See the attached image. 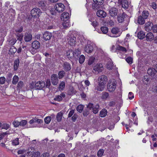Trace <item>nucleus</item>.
<instances>
[{
  "label": "nucleus",
  "mask_w": 157,
  "mask_h": 157,
  "mask_svg": "<svg viewBox=\"0 0 157 157\" xmlns=\"http://www.w3.org/2000/svg\"><path fill=\"white\" fill-rule=\"evenodd\" d=\"M94 3L92 4V7L94 10H97L100 6L102 5L104 2V0H93Z\"/></svg>",
  "instance_id": "nucleus-1"
},
{
  "label": "nucleus",
  "mask_w": 157,
  "mask_h": 157,
  "mask_svg": "<svg viewBox=\"0 0 157 157\" xmlns=\"http://www.w3.org/2000/svg\"><path fill=\"white\" fill-rule=\"evenodd\" d=\"M102 64L101 63L97 64L93 68V72L94 73H98L102 71L103 69Z\"/></svg>",
  "instance_id": "nucleus-2"
},
{
  "label": "nucleus",
  "mask_w": 157,
  "mask_h": 157,
  "mask_svg": "<svg viewBox=\"0 0 157 157\" xmlns=\"http://www.w3.org/2000/svg\"><path fill=\"white\" fill-rule=\"evenodd\" d=\"M88 107L91 110L92 109L93 113L94 114H96L98 112L99 106L97 104L95 105H94L93 104L89 103L88 105Z\"/></svg>",
  "instance_id": "nucleus-3"
},
{
  "label": "nucleus",
  "mask_w": 157,
  "mask_h": 157,
  "mask_svg": "<svg viewBox=\"0 0 157 157\" xmlns=\"http://www.w3.org/2000/svg\"><path fill=\"white\" fill-rule=\"evenodd\" d=\"M67 39L69 44L73 46L75 44L76 38L74 37L73 34L68 35L67 37Z\"/></svg>",
  "instance_id": "nucleus-4"
},
{
  "label": "nucleus",
  "mask_w": 157,
  "mask_h": 157,
  "mask_svg": "<svg viewBox=\"0 0 157 157\" xmlns=\"http://www.w3.org/2000/svg\"><path fill=\"white\" fill-rule=\"evenodd\" d=\"M41 13L40 10L39 8H36L32 9L31 12V13L32 17H36Z\"/></svg>",
  "instance_id": "nucleus-5"
},
{
  "label": "nucleus",
  "mask_w": 157,
  "mask_h": 157,
  "mask_svg": "<svg viewBox=\"0 0 157 157\" xmlns=\"http://www.w3.org/2000/svg\"><path fill=\"white\" fill-rule=\"evenodd\" d=\"M107 77L105 75H102L100 76L98 78V83L100 84L105 85L107 82Z\"/></svg>",
  "instance_id": "nucleus-6"
},
{
  "label": "nucleus",
  "mask_w": 157,
  "mask_h": 157,
  "mask_svg": "<svg viewBox=\"0 0 157 157\" xmlns=\"http://www.w3.org/2000/svg\"><path fill=\"white\" fill-rule=\"evenodd\" d=\"M116 87V84L115 82L109 83L107 85V88L108 91L110 92H113Z\"/></svg>",
  "instance_id": "nucleus-7"
},
{
  "label": "nucleus",
  "mask_w": 157,
  "mask_h": 157,
  "mask_svg": "<svg viewBox=\"0 0 157 157\" xmlns=\"http://www.w3.org/2000/svg\"><path fill=\"white\" fill-rule=\"evenodd\" d=\"M45 83L43 81H39L35 84L34 88L36 89L40 90L44 87Z\"/></svg>",
  "instance_id": "nucleus-8"
},
{
  "label": "nucleus",
  "mask_w": 157,
  "mask_h": 157,
  "mask_svg": "<svg viewBox=\"0 0 157 157\" xmlns=\"http://www.w3.org/2000/svg\"><path fill=\"white\" fill-rule=\"evenodd\" d=\"M51 81L52 84L53 85H56L59 82L58 76L56 74H52L51 77Z\"/></svg>",
  "instance_id": "nucleus-9"
},
{
  "label": "nucleus",
  "mask_w": 157,
  "mask_h": 157,
  "mask_svg": "<svg viewBox=\"0 0 157 157\" xmlns=\"http://www.w3.org/2000/svg\"><path fill=\"white\" fill-rule=\"evenodd\" d=\"M55 9L59 12L63 11L65 9V6L63 4L59 3L56 5L55 7Z\"/></svg>",
  "instance_id": "nucleus-10"
},
{
  "label": "nucleus",
  "mask_w": 157,
  "mask_h": 157,
  "mask_svg": "<svg viewBox=\"0 0 157 157\" xmlns=\"http://www.w3.org/2000/svg\"><path fill=\"white\" fill-rule=\"evenodd\" d=\"M62 66L64 71L66 72L70 71L71 68V64L67 62H63Z\"/></svg>",
  "instance_id": "nucleus-11"
},
{
  "label": "nucleus",
  "mask_w": 157,
  "mask_h": 157,
  "mask_svg": "<svg viewBox=\"0 0 157 157\" xmlns=\"http://www.w3.org/2000/svg\"><path fill=\"white\" fill-rule=\"evenodd\" d=\"M118 11V10L115 7H113L109 9V13L111 17H114L117 15Z\"/></svg>",
  "instance_id": "nucleus-12"
},
{
  "label": "nucleus",
  "mask_w": 157,
  "mask_h": 157,
  "mask_svg": "<svg viewBox=\"0 0 157 157\" xmlns=\"http://www.w3.org/2000/svg\"><path fill=\"white\" fill-rule=\"evenodd\" d=\"M66 97V94L65 93L62 92L59 95H56L55 97L54 98L55 101H60L62 100L63 98Z\"/></svg>",
  "instance_id": "nucleus-13"
},
{
  "label": "nucleus",
  "mask_w": 157,
  "mask_h": 157,
  "mask_svg": "<svg viewBox=\"0 0 157 157\" xmlns=\"http://www.w3.org/2000/svg\"><path fill=\"white\" fill-rule=\"evenodd\" d=\"M24 36V40L26 42H29L32 39V35L31 33L29 32L25 33Z\"/></svg>",
  "instance_id": "nucleus-14"
},
{
  "label": "nucleus",
  "mask_w": 157,
  "mask_h": 157,
  "mask_svg": "<svg viewBox=\"0 0 157 157\" xmlns=\"http://www.w3.org/2000/svg\"><path fill=\"white\" fill-rule=\"evenodd\" d=\"M153 26L152 23L150 21L147 22L145 24V30L147 32H149L152 29Z\"/></svg>",
  "instance_id": "nucleus-15"
},
{
  "label": "nucleus",
  "mask_w": 157,
  "mask_h": 157,
  "mask_svg": "<svg viewBox=\"0 0 157 157\" xmlns=\"http://www.w3.org/2000/svg\"><path fill=\"white\" fill-rule=\"evenodd\" d=\"M52 36L51 33L46 32L43 34V37L44 39L46 41L49 40Z\"/></svg>",
  "instance_id": "nucleus-16"
},
{
  "label": "nucleus",
  "mask_w": 157,
  "mask_h": 157,
  "mask_svg": "<svg viewBox=\"0 0 157 157\" xmlns=\"http://www.w3.org/2000/svg\"><path fill=\"white\" fill-rule=\"evenodd\" d=\"M93 48L92 45L90 44H87L86 46L85 51L86 52L88 53L92 52L93 51Z\"/></svg>",
  "instance_id": "nucleus-17"
},
{
  "label": "nucleus",
  "mask_w": 157,
  "mask_h": 157,
  "mask_svg": "<svg viewBox=\"0 0 157 157\" xmlns=\"http://www.w3.org/2000/svg\"><path fill=\"white\" fill-rule=\"evenodd\" d=\"M80 54V52L78 49L75 50V51H73V52H72V58H74L76 59H77L79 57Z\"/></svg>",
  "instance_id": "nucleus-18"
},
{
  "label": "nucleus",
  "mask_w": 157,
  "mask_h": 157,
  "mask_svg": "<svg viewBox=\"0 0 157 157\" xmlns=\"http://www.w3.org/2000/svg\"><path fill=\"white\" fill-rule=\"evenodd\" d=\"M69 14L67 12H64L61 16V19L63 21H67L69 19Z\"/></svg>",
  "instance_id": "nucleus-19"
},
{
  "label": "nucleus",
  "mask_w": 157,
  "mask_h": 157,
  "mask_svg": "<svg viewBox=\"0 0 157 157\" xmlns=\"http://www.w3.org/2000/svg\"><path fill=\"white\" fill-rule=\"evenodd\" d=\"M32 47L34 49H38L40 47V43L38 41H34L32 44Z\"/></svg>",
  "instance_id": "nucleus-20"
},
{
  "label": "nucleus",
  "mask_w": 157,
  "mask_h": 157,
  "mask_svg": "<svg viewBox=\"0 0 157 157\" xmlns=\"http://www.w3.org/2000/svg\"><path fill=\"white\" fill-rule=\"evenodd\" d=\"M97 16L99 17H104L106 16V13L103 10H98L96 13Z\"/></svg>",
  "instance_id": "nucleus-21"
},
{
  "label": "nucleus",
  "mask_w": 157,
  "mask_h": 157,
  "mask_svg": "<svg viewBox=\"0 0 157 157\" xmlns=\"http://www.w3.org/2000/svg\"><path fill=\"white\" fill-rule=\"evenodd\" d=\"M147 72L148 75L151 76H154L157 72L155 68H152L148 69Z\"/></svg>",
  "instance_id": "nucleus-22"
},
{
  "label": "nucleus",
  "mask_w": 157,
  "mask_h": 157,
  "mask_svg": "<svg viewBox=\"0 0 157 157\" xmlns=\"http://www.w3.org/2000/svg\"><path fill=\"white\" fill-rule=\"evenodd\" d=\"M147 41H151L154 39V36L151 32L148 33L145 36Z\"/></svg>",
  "instance_id": "nucleus-23"
},
{
  "label": "nucleus",
  "mask_w": 157,
  "mask_h": 157,
  "mask_svg": "<svg viewBox=\"0 0 157 157\" xmlns=\"http://www.w3.org/2000/svg\"><path fill=\"white\" fill-rule=\"evenodd\" d=\"M126 14L123 13L121 15L118 16V20L119 23H122L124 21V18L126 17Z\"/></svg>",
  "instance_id": "nucleus-24"
},
{
  "label": "nucleus",
  "mask_w": 157,
  "mask_h": 157,
  "mask_svg": "<svg viewBox=\"0 0 157 157\" xmlns=\"http://www.w3.org/2000/svg\"><path fill=\"white\" fill-rule=\"evenodd\" d=\"M97 60L95 56H91L88 60V64L89 65H90L96 62Z\"/></svg>",
  "instance_id": "nucleus-25"
},
{
  "label": "nucleus",
  "mask_w": 157,
  "mask_h": 157,
  "mask_svg": "<svg viewBox=\"0 0 157 157\" xmlns=\"http://www.w3.org/2000/svg\"><path fill=\"white\" fill-rule=\"evenodd\" d=\"M29 149L28 150V151L27 153L29 155V154H30V155H32L31 157H39L40 155V153L39 152H37L36 153L34 152L33 151L31 152L30 151H29Z\"/></svg>",
  "instance_id": "nucleus-26"
},
{
  "label": "nucleus",
  "mask_w": 157,
  "mask_h": 157,
  "mask_svg": "<svg viewBox=\"0 0 157 157\" xmlns=\"http://www.w3.org/2000/svg\"><path fill=\"white\" fill-rule=\"evenodd\" d=\"M145 19L142 16H140L138 18V23L140 25H143L145 23Z\"/></svg>",
  "instance_id": "nucleus-27"
},
{
  "label": "nucleus",
  "mask_w": 157,
  "mask_h": 157,
  "mask_svg": "<svg viewBox=\"0 0 157 157\" xmlns=\"http://www.w3.org/2000/svg\"><path fill=\"white\" fill-rule=\"evenodd\" d=\"M38 6L44 10H46V6L45 3L42 1H40L39 2L38 4Z\"/></svg>",
  "instance_id": "nucleus-28"
},
{
  "label": "nucleus",
  "mask_w": 157,
  "mask_h": 157,
  "mask_svg": "<svg viewBox=\"0 0 157 157\" xmlns=\"http://www.w3.org/2000/svg\"><path fill=\"white\" fill-rule=\"evenodd\" d=\"M19 63V60L18 59H17L14 60V63L13 68L15 71L17 70Z\"/></svg>",
  "instance_id": "nucleus-29"
},
{
  "label": "nucleus",
  "mask_w": 157,
  "mask_h": 157,
  "mask_svg": "<svg viewBox=\"0 0 157 157\" xmlns=\"http://www.w3.org/2000/svg\"><path fill=\"white\" fill-rule=\"evenodd\" d=\"M107 111L105 109H102L100 112V116L102 117H105L107 114Z\"/></svg>",
  "instance_id": "nucleus-30"
},
{
  "label": "nucleus",
  "mask_w": 157,
  "mask_h": 157,
  "mask_svg": "<svg viewBox=\"0 0 157 157\" xmlns=\"http://www.w3.org/2000/svg\"><path fill=\"white\" fill-rule=\"evenodd\" d=\"M138 38L140 39H143L145 36V33L143 31H140L137 34Z\"/></svg>",
  "instance_id": "nucleus-31"
},
{
  "label": "nucleus",
  "mask_w": 157,
  "mask_h": 157,
  "mask_svg": "<svg viewBox=\"0 0 157 157\" xmlns=\"http://www.w3.org/2000/svg\"><path fill=\"white\" fill-rule=\"evenodd\" d=\"M122 7L124 9H127L128 8L129 4L127 0H123L121 3Z\"/></svg>",
  "instance_id": "nucleus-32"
},
{
  "label": "nucleus",
  "mask_w": 157,
  "mask_h": 157,
  "mask_svg": "<svg viewBox=\"0 0 157 157\" xmlns=\"http://www.w3.org/2000/svg\"><path fill=\"white\" fill-rule=\"evenodd\" d=\"M72 50H70L67 51L66 53V56L69 59H72Z\"/></svg>",
  "instance_id": "nucleus-33"
},
{
  "label": "nucleus",
  "mask_w": 157,
  "mask_h": 157,
  "mask_svg": "<svg viewBox=\"0 0 157 157\" xmlns=\"http://www.w3.org/2000/svg\"><path fill=\"white\" fill-rule=\"evenodd\" d=\"M17 51L16 48L14 46H12L9 50V53L11 55H13Z\"/></svg>",
  "instance_id": "nucleus-34"
},
{
  "label": "nucleus",
  "mask_w": 157,
  "mask_h": 157,
  "mask_svg": "<svg viewBox=\"0 0 157 157\" xmlns=\"http://www.w3.org/2000/svg\"><path fill=\"white\" fill-rule=\"evenodd\" d=\"M109 98V94L107 92H103L101 98L102 99L105 100Z\"/></svg>",
  "instance_id": "nucleus-35"
},
{
  "label": "nucleus",
  "mask_w": 157,
  "mask_h": 157,
  "mask_svg": "<svg viewBox=\"0 0 157 157\" xmlns=\"http://www.w3.org/2000/svg\"><path fill=\"white\" fill-rule=\"evenodd\" d=\"M75 91L74 90L73 87H70L67 91V94L71 95L75 94Z\"/></svg>",
  "instance_id": "nucleus-36"
},
{
  "label": "nucleus",
  "mask_w": 157,
  "mask_h": 157,
  "mask_svg": "<svg viewBox=\"0 0 157 157\" xmlns=\"http://www.w3.org/2000/svg\"><path fill=\"white\" fill-rule=\"evenodd\" d=\"M90 110H91V109H90L89 108H88V105L87 106V108L86 109H85L84 110L83 113V115L84 116L86 117L87 115H88L90 113Z\"/></svg>",
  "instance_id": "nucleus-37"
},
{
  "label": "nucleus",
  "mask_w": 157,
  "mask_h": 157,
  "mask_svg": "<svg viewBox=\"0 0 157 157\" xmlns=\"http://www.w3.org/2000/svg\"><path fill=\"white\" fill-rule=\"evenodd\" d=\"M104 85L101 84H100L98 83V86L96 87L95 89L98 91H102L104 90Z\"/></svg>",
  "instance_id": "nucleus-38"
},
{
  "label": "nucleus",
  "mask_w": 157,
  "mask_h": 157,
  "mask_svg": "<svg viewBox=\"0 0 157 157\" xmlns=\"http://www.w3.org/2000/svg\"><path fill=\"white\" fill-rule=\"evenodd\" d=\"M58 75L59 79H61L65 75V71L63 70L59 71L58 72Z\"/></svg>",
  "instance_id": "nucleus-39"
},
{
  "label": "nucleus",
  "mask_w": 157,
  "mask_h": 157,
  "mask_svg": "<svg viewBox=\"0 0 157 157\" xmlns=\"http://www.w3.org/2000/svg\"><path fill=\"white\" fill-rule=\"evenodd\" d=\"M13 75L11 73H9L7 75L6 82L7 83H9L11 82Z\"/></svg>",
  "instance_id": "nucleus-40"
},
{
  "label": "nucleus",
  "mask_w": 157,
  "mask_h": 157,
  "mask_svg": "<svg viewBox=\"0 0 157 157\" xmlns=\"http://www.w3.org/2000/svg\"><path fill=\"white\" fill-rule=\"evenodd\" d=\"M63 116V113L61 111L60 112L58 113L56 116V119L58 121H60L62 119V117Z\"/></svg>",
  "instance_id": "nucleus-41"
},
{
  "label": "nucleus",
  "mask_w": 157,
  "mask_h": 157,
  "mask_svg": "<svg viewBox=\"0 0 157 157\" xmlns=\"http://www.w3.org/2000/svg\"><path fill=\"white\" fill-rule=\"evenodd\" d=\"M63 21V23L62 25L64 28L66 29L70 26V25L68 20L67 21Z\"/></svg>",
  "instance_id": "nucleus-42"
},
{
  "label": "nucleus",
  "mask_w": 157,
  "mask_h": 157,
  "mask_svg": "<svg viewBox=\"0 0 157 157\" xmlns=\"http://www.w3.org/2000/svg\"><path fill=\"white\" fill-rule=\"evenodd\" d=\"M18 77L16 75H14L13 78L12 83L14 85L16 84L18 82Z\"/></svg>",
  "instance_id": "nucleus-43"
},
{
  "label": "nucleus",
  "mask_w": 157,
  "mask_h": 157,
  "mask_svg": "<svg viewBox=\"0 0 157 157\" xmlns=\"http://www.w3.org/2000/svg\"><path fill=\"white\" fill-rule=\"evenodd\" d=\"M113 64L111 62H109L106 64V68L109 70H111L113 67Z\"/></svg>",
  "instance_id": "nucleus-44"
},
{
  "label": "nucleus",
  "mask_w": 157,
  "mask_h": 157,
  "mask_svg": "<svg viewBox=\"0 0 157 157\" xmlns=\"http://www.w3.org/2000/svg\"><path fill=\"white\" fill-rule=\"evenodd\" d=\"M100 29L102 33L104 34H106L108 31V29L107 27L103 26Z\"/></svg>",
  "instance_id": "nucleus-45"
},
{
  "label": "nucleus",
  "mask_w": 157,
  "mask_h": 157,
  "mask_svg": "<svg viewBox=\"0 0 157 157\" xmlns=\"http://www.w3.org/2000/svg\"><path fill=\"white\" fill-rule=\"evenodd\" d=\"M119 31V29L117 27H114L112 29L111 32L113 34H116L118 33Z\"/></svg>",
  "instance_id": "nucleus-46"
},
{
  "label": "nucleus",
  "mask_w": 157,
  "mask_h": 157,
  "mask_svg": "<svg viewBox=\"0 0 157 157\" xmlns=\"http://www.w3.org/2000/svg\"><path fill=\"white\" fill-rule=\"evenodd\" d=\"M149 15V13L147 11H143L142 15V17H144V19H146L147 18Z\"/></svg>",
  "instance_id": "nucleus-47"
},
{
  "label": "nucleus",
  "mask_w": 157,
  "mask_h": 157,
  "mask_svg": "<svg viewBox=\"0 0 157 157\" xmlns=\"http://www.w3.org/2000/svg\"><path fill=\"white\" fill-rule=\"evenodd\" d=\"M65 86V82L63 81L61 82L60 83L59 86V90H63Z\"/></svg>",
  "instance_id": "nucleus-48"
},
{
  "label": "nucleus",
  "mask_w": 157,
  "mask_h": 157,
  "mask_svg": "<svg viewBox=\"0 0 157 157\" xmlns=\"http://www.w3.org/2000/svg\"><path fill=\"white\" fill-rule=\"evenodd\" d=\"M84 106L82 105H80L78 106L77 107L76 109L77 111L79 112V113H81L83 109Z\"/></svg>",
  "instance_id": "nucleus-49"
},
{
  "label": "nucleus",
  "mask_w": 157,
  "mask_h": 157,
  "mask_svg": "<svg viewBox=\"0 0 157 157\" xmlns=\"http://www.w3.org/2000/svg\"><path fill=\"white\" fill-rule=\"evenodd\" d=\"M104 151L103 149H100L99 150V151L98 152L97 156L98 157H101L103 155L104 153Z\"/></svg>",
  "instance_id": "nucleus-50"
},
{
  "label": "nucleus",
  "mask_w": 157,
  "mask_h": 157,
  "mask_svg": "<svg viewBox=\"0 0 157 157\" xmlns=\"http://www.w3.org/2000/svg\"><path fill=\"white\" fill-rule=\"evenodd\" d=\"M23 35L22 34H18L16 38L18 40L21 42V41L23 40Z\"/></svg>",
  "instance_id": "nucleus-51"
},
{
  "label": "nucleus",
  "mask_w": 157,
  "mask_h": 157,
  "mask_svg": "<svg viewBox=\"0 0 157 157\" xmlns=\"http://www.w3.org/2000/svg\"><path fill=\"white\" fill-rule=\"evenodd\" d=\"M51 120V117L50 116L46 117L44 119V122L47 124H48Z\"/></svg>",
  "instance_id": "nucleus-52"
},
{
  "label": "nucleus",
  "mask_w": 157,
  "mask_h": 157,
  "mask_svg": "<svg viewBox=\"0 0 157 157\" xmlns=\"http://www.w3.org/2000/svg\"><path fill=\"white\" fill-rule=\"evenodd\" d=\"M85 59V57L83 55L80 56L79 59V61L80 63L81 64L83 63Z\"/></svg>",
  "instance_id": "nucleus-53"
},
{
  "label": "nucleus",
  "mask_w": 157,
  "mask_h": 157,
  "mask_svg": "<svg viewBox=\"0 0 157 157\" xmlns=\"http://www.w3.org/2000/svg\"><path fill=\"white\" fill-rule=\"evenodd\" d=\"M6 81V79L4 77H0V84H4Z\"/></svg>",
  "instance_id": "nucleus-54"
},
{
  "label": "nucleus",
  "mask_w": 157,
  "mask_h": 157,
  "mask_svg": "<svg viewBox=\"0 0 157 157\" xmlns=\"http://www.w3.org/2000/svg\"><path fill=\"white\" fill-rule=\"evenodd\" d=\"M1 126L2 128L7 130L10 127V125L6 123L3 124Z\"/></svg>",
  "instance_id": "nucleus-55"
},
{
  "label": "nucleus",
  "mask_w": 157,
  "mask_h": 157,
  "mask_svg": "<svg viewBox=\"0 0 157 157\" xmlns=\"http://www.w3.org/2000/svg\"><path fill=\"white\" fill-rule=\"evenodd\" d=\"M33 118L35 122H36L38 124H40L43 122V121L42 120L39 119L36 117H35Z\"/></svg>",
  "instance_id": "nucleus-56"
},
{
  "label": "nucleus",
  "mask_w": 157,
  "mask_h": 157,
  "mask_svg": "<svg viewBox=\"0 0 157 157\" xmlns=\"http://www.w3.org/2000/svg\"><path fill=\"white\" fill-rule=\"evenodd\" d=\"M12 144L13 145H17L19 144L18 139L16 138L15 140H13L12 141Z\"/></svg>",
  "instance_id": "nucleus-57"
},
{
  "label": "nucleus",
  "mask_w": 157,
  "mask_h": 157,
  "mask_svg": "<svg viewBox=\"0 0 157 157\" xmlns=\"http://www.w3.org/2000/svg\"><path fill=\"white\" fill-rule=\"evenodd\" d=\"M127 62L129 64H132V58L131 57H129L127 58L126 59Z\"/></svg>",
  "instance_id": "nucleus-58"
},
{
  "label": "nucleus",
  "mask_w": 157,
  "mask_h": 157,
  "mask_svg": "<svg viewBox=\"0 0 157 157\" xmlns=\"http://www.w3.org/2000/svg\"><path fill=\"white\" fill-rule=\"evenodd\" d=\"M20 125L22 126H25L27 123V121L26 120H23L20 122Z\"/></svg>",
  "instance_id": "nucleus-59"
},
{
  "label": "nucleus",
  "mask_w": 157,
  "mask_h": 157,
  "mask_svg": "<svg viewBox=\"0 0 157 157\" xmlns=\"http://www.w3.org/2000/svg\"><path fill=\"white\" fill-rule=\"evenodd\" d=\"M17 40L15 38L12 39L10 41L9 43L11 45H13L16 42Z\"/></svg>",
  "instance_id": "nucleus-60"
},
{
  "label": "nucleus",
  "mask_w": 157,
  "mask_h": 157,
  "mask_svg": "<svg viewBox=\"0 0 157 157\" xmlns=\"http://www.w3.org/2000/svg\"><path fill=\"white\" fill-rule=\"evenodd\" d=\"M117 50L120 51H121L122 52H126V49L123 47L121 46H119L118 47H117Z\"/></svg>",
  "instance_id": "nucleus-61"
},
{
  "label": "nucleus",
  "mask_w": 157,
  "mask_h": 157,
  "mask_svg": "<svg viewBox=\"0 0 157 157\" xmlns=\"http://www.w3.org/2000/svg\"><path fill=\"white\" fill-rule=\"evenodd\" d=\"M13 124L15 127H17L20 125V123L18 121H14L13 122Z\"/></svg>",
  "instance_id": "nucleus-62"
},
{
  "label": "nucleus",
  "mask_w": 157,
  "mask_h": 157,
  "mask_svg": "<svg viewBox=\"0 0 157 157\" xmlns=\"http://www.w3.org/2000/svg\"><path fill=\"white\" fill-rule=\"evenodd\" d=\"M46 83L45 86L47 88H49L51 85V82L50 79H47L46 82Z\"/></svg>",
  "instance_id": "nucleus-63"
},
{
  "label": "nucleus",
  "mask_w": 157,
  "mask_h": 157,
  "mask_svg": "<svg viewBox=\"0 0 157 157\" xmlns=\"http://www.w3.org/2000/svg\"><path fill=\"white\" fill-rule=\"evenodd\" d=\"M152 29L154 33H157V25H153Z\"/></svg>",
  "instance_id": "nucleus-64"
}]
</instances>
